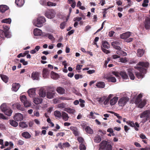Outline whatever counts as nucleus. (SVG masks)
<instances>
[{
    "label": "nucleus",
    "mask_w": 150,
    "mask_h": 150,
    "mask_svg": "<svg viewBox=\"0 0 150 150\" xmlns=\"http://www.w3.org/2000/svg\"><path fill=\"white\" fill-rule=\"evenodd\" d=\"M149 64L147 62H140L134 68L137 69L139 72H136V76L139 79H142L145 74L146 73V70L142 67H147L149 66Z\"/></svg>",
    "instance_id": "nucleus-1"
},
{
    "label": "nucleus",
    "mask_w": 150,
    "mask_h": 150,
    "mask_svg": "<svg viewBox=\"0 0 150 150\" xmlns=\"http://www.w3.org/2000/svg\"><path fill=\"white\" fill-rule=\"evenodd\" d=\"M45 21L46 20L44 17L40 16L38 17L37 20H34L33 21V23L35 26L39 28L42 26L43 24Z\"/></svg>",
    "instance_id": "nucleus-2"
},
{
    "label": "nucleus",
    "mask_w": 150,
    "mask_h": 150,
    "mask_svg": "<svg viewBox=\"0 0 150 150\" xmlns=\"http://www.w3.org/2000/svg\"><path fill=\"white\" fill-rule=\"evenodd\" d=\"M113 96V94H110L108 97L104 96L101 98H98V101L100 103L103 102V104L105 105H108L109 104V101Z\"/></svg>",
    "instance_id": "nucleus-3"
},
{
    "label": "nucleus",
    "mask_w": 150,
    "mask_h": 150,
    "mask_svg": "<svg viewBox=\"0 0 150 150\" xmlns=\"http://www.w3.org/2000/svg\"><path fill=\"white\" fill-rule=\"evenodd\" d=\"M150 115V110H146L144 111L140 115V117L143 118V122H145L149 118Z\"/></svg>",
    "instance_id": "nucleus-4"
},
{
    "label": "nucleus",
    "mask_w": 150,
    "mask_h": 150,
    "mask_svg": "<svg viewBox=\"0 0 150 150\" xmlns=\"http://www.w3.org/2000/svg\"><path fill=\"white\" fill-rule=\"evenodd\" d=\"M45 15L47 18L51 19L54 17L55 12L54 10L52 9L48 10L46 12Z\"/></svg>",
    "instance_id": "nucleus-5"
},
{
    "label": "nucleus",
    "mask_w": 150,
    "mask_h": 150,
    "mask_svg": "<svg viewBox=\"0 0 150 150\" xmlns=\"http://www.w3.org/2000/svg\"><path fill=\"white\" fill-rule=\"evenodd\" d=\"M129 99L127 97H124L120 98L118 101V104L120 106H124L129 101Z\"/></svg>",
    "instance_id": "nucleus-6"
},
{
    "label": "nucleus",
    "mask_w": 150,
    "mask_h": 150,
    "mask_svg": "<svg viewBox=\"0 0 150 150\" xmlns=\"http://www.w3.org/2000/svg\"><path fill=\"white\" fill-rule=\"evenodd\" d=\"M121 43L120 41H115L112 42L111 45L116 50H121Z\"/></svg>",
    "instance_id": "nucleus-7"
},
{
    "label": "nucleus",
    "mask_w": 150,
    "mask_h": 150,
    "mask_svg": "<svg viewBox=\"0 0 150 150\" xmlns=\"http://www.w3.org/2000/svg\"><path fill=\"white\" fill-rule=\"evenodd\" d=\"M11 36V33L9 32H6L0 29V37L2 38L6 37L8 38H10Z\"/></svg>",
    "instance_id": "nucleus-8"
},
{
    "label": "nucleus",
    "mask_w": 150,
    "mask_h": 150,
    "mask_svg": "<svg viewBox=\"0 0 150 150\" xmlns=\"http://www.w3.org/2000/svg\"><path fill=\"white\" fill-rule=\"evenodd\" d=\"M135 103L138 105V107L140 108H142L146 104V101L145 100H138L136 99Z\"/></svg>",
    "instance_id": "nucleus-9"
},
{
    "label": "nucleus",
    "mask_w": 150,
    "mask_h": 150,
    "mask_svg": "<svg viewBox=\"0 0 150 150\" xmlns=\"http://www.w3.org/2000/svg\"><path fill=\"white\" fill-rule=\"evenodd\" d=\"M55 96V93L53 89H50L47 92L46 97L48 98H52Z\"/></svg>",
    "instance_id": "nucleus-10"
},
{
    "label": "nucleus",
    "mask_w": 150,
    "mask_h": 150,
    "mask_svg": "<svg viewBox=\"0 0 150 150\" xmlns=\"http://www.w3.org/2000/svg\"><path fill=\"white\" fill-rule=\"evenodd\" d=\"M23 115L20 113H17L15 115L14 119L16 121H21L23 119Z\"/></svg>",
    "instance_id": "nucleus-11"
},
{
    "label": "nucleus",
    "mask_w": 150,
    "mask_h": 150,
    "mask_svg": "<svg viewBox=\"0 0 150 150\" xmlns=\"http://www.w3.org/2000/svg\"><path fill=\"white\" fill-rule=\"evenodd\" d=\"M131 35V33L130 32H127L123 33L120 35V38L122 39L126 40L129 38Z\"/></svg>",
    "instance_id": "nucleus-12"
},
{
    "label": "nucleus",
    "mask_w": 150,
    "mask_h": 150,
    "mask_svg": "<svg viewBox=\"0 0 150 150\" xmlns=\"http://www.w3.org/2000/svg\"><path fill=\"white\" fill-rule=\"evenodd\" d=\"M36 89V88H31L29 89L28 91V95L30 97H33L35 96Z\"/></svg>",
    "instance_id": "nucleus-13"
},
{
    "label": "nucleus",
    "mask_w": 150,
    "mask_h": 150,
    "mask_svg": "<svg viewBox=\"0 0 150 150\" xmlns=\"http://www.w3.org/2000/svg\"><path fill=\"white\" fill-rule=\"evenodd\" d=\"M107 142L106 141H103L100 143V146L99 150H105Z\"/></svg>",
    "instance_id": "nucleus-14"
},
{
    "label": "nucleus",
    "mask_w": 150,
    "mask_h": 150,
    "mask_svg": "<svg viewBox=\"0 0 150 150\" xmlns=\"http://www.w3.org/2000/svg\"><path fill=\"white\" fill-rule=\"evenodd\" d=\"M50 71L47 69L44 68L43 69L42 74L43 77L44 78H46L49 76Z\"/></svg>",
    "instance_id": "nucleus-15"
},
{
    "label": "nucleus",
    "mask_w": 150,
    "mask_h": 150,
    "mask_svg": "<svg viewBox=\"0 0 150 150\" xmlns=\"http://www.w3.org/2000/svg\"><path fill=\"white\" fill-rule=\"evenodd\" d=\"M39 73L38 72H33L31 75V78L33 80H38L39 79Z\"/></svg>",
    "instance_id": "nucleus-16"
},
{
    "label": "nucleus",
    "mask_w": 150,
    "mask_h": 150,
    "mask_svg": "<svg viewBox=\"0 0 150 150\" xmlns=\"http://www.w3.org/2000/svg\"><path fill=\"white\" fill-rule=\"evenodd\" d=\"M144 26L146 29H148L150 28V18L147 17L145 20Z\"/></svg>",
    "instance_id": "nucleus-17"
},
{
    "label": "nucleus",
    "mask_w": 150,
    "mask_h": 150,
    "mask_svg": "<svg viewBox=\"0 0 150 150\" xmlns=\"http://www.w3.org/2000/svg\"><path fill=\"white\" fill-rule=\"evenodd\" d=\"M20 86V85L19 83H14L12 84V91L16 92L18 90Z\"/></svg>",
    "instance_id": "nucleus-18"
},
{
    "label": "nucleus",
    "mask_w": 150,
    "mask_h": 150,
    "mask_svg": "<svg viewBox=\"0 0 150 150\" xmlns=\"http://www.w3.org/2000/svg\"><path fill=\"white\" fill-rule=\"evenodd\" d=\"M70 129L73 132V133L75 136L79 135V132L78 129L76 127L71 126L70 127Z\"/></svg>",
    "instance_id": "nucleus-19"
},
{
    "label": "nucleus",
    "mask_w": 150,
    "mask_h": 150,
    "mask_svg": "<svg viewBox=\"0 0 150 150\" xmlns=\"http://www.w3.org/2000/svg\"><path fill=\"white\" fill-rule=\"evenodd\" d=\"M46 91L44 88H41L40 89L39 94L40 97H45L46 95Z\"/></svg>",
    "instance_id": "nucleus-20"
},
{
    "label": "nucleus",
    "mask_w": 150,
    "mask_h": 150,
    "mask_svg": "<svg viewBox=\"0 0 150 150\" xmlns=\"http://www.w3.org/2000/svg\"><path fill=\"white\" fill-rule=\"evenodd\" d=\"M132 70L133 69L132 68H129L127 69V72L130 79L132 80H134L135 76L132 73Z\"/></svg>",
    "instance_id": "nucleus-21"
},
{
    "label": "nucleus",
    "mask_w": 150,
    "mask_h": 150,
    "mask_svg": "<svg viewBox=\"0 0 150 150\" xmlns=\"http://www.w3.org/2000/svg\"><path fill=\"white\" fill-rule=\"evenodd\" d=\"M33 33L35 36H40L41 35L42 33V31L40 29L38 28H36L34 30Z\"/></svg>",
    "instance_id": "nucleus-22"
},
{
    "label": "nucleus",
    "mask_w": 150,
    "mask_h": 150,
    "mask_svg": "<svg viewBox=\"0 0 150 150\" xmlns=\"http://www.w3.org/2000/svg\"><path fill=\"white\" fill-rule=\"evenodd\" d=\"M118 100V98L116 97H114L110 100V103L111 105H115L117 102Z\"/></svg>",
    "instance_id": "nucleus-23"
},
{
    "label": "nucleus",
    "mask_w": 150,
    "mask_h": 150,
    "mask_svg": "<svg viewBox=\"0 0 150 150\" xmlns=\"http://www.w3.org/2000/svg\"><path fill=\"white\" fill-rule=\"evenodd\" d=\"M61 116L63 120L65 121L68 120L69 117L68 115L64 112H62Z\"/></svg>",
    "instance_id": "nucleus-24"
},
{
    "label": "nucleus",
    "mask_w": 150,
    "mask_h": 150,
    "mask_svg": "<svg viewBox=\"0 0 150 150\" xmlns=\"http://www.w3.org/2000/svg\"><path fill=\"white\" fill-rule=\"evenodd\" d=\"M106 79L108 80L109 82H115L116 80L115 78L112 76H108L105 77Z\"/></svg>",
    "instance_id": "nucleus-25"
},
{
    "label": "nucleus",
    "mask_w": 150,
    "mask_h": 150,
    "mask_svg": "<svg viewBox=\"0 0 150 150\" xmlns=\"http://www.w3.org/2000/svg\"><path fill=\"white\" fill-rule=\"evenodd\" d=\"M42 101V99L39 97L35 98L33 99V102L36 104H40Z\"/></svg>",
    "instance_id": "nucleus-26"
},
{
    "label": "nucleus",
    "mask_w": 150,
    "mask_h": 150,
    "mask_svg": "<svg viewBox=\"0 0 150 150\" xmlns=\"http://www.w3.org/2000/svg\"><path fill=\"white\" fill-rule=\"evenodd\" d=\"M64 110L69 113L72 114L76 112L74 109L68 107L65 108Z\"/></svg>",
    "instance_id": "nucleus-27"
},
{
    "label": "nucleus",
    "mask_w": 150,
    "mask_h": 150,
    "mask_svg": "<svg viewBox=\"0 0 150 150\" xmlns=\"http://www.w3.org/2000/svg\"><path fill=\"white\" fill-rule=\"evenodd\" d=\"M8 9V7L6 5H2L0 6V11L1 12H5Z\"/></svg>",
    "instance_id": "nucleus-28"
},
{
    "label": "nucleus",
    "mask_w": 150,
    "mask_h": 150,
    "mask_svg": "<svg viewBox=\"0 0 150 150\" xmlns=\"http://www.w3.org/2000/svg\"><path fill=\"white\" fill-rule=\"evenodd\" d=\"M22 136L25 139H29L31 137V135L27 132H25L22 133Z\"/></svg>",
    "instance_id": "nucleus-29"
},
{
    "label": "nucleus",
    "mask_w": 150,
    "mask_h": 150,
    "mask_svg": "<svg viewBox=\"0 0 150 150\" xmlns=\"http://www.w3.org/2000/svg\"><path fill=\"white\" fill-rule=\"evenodd\" d=\"M144 53V51L142 49H138L137 51V56L139 57H142Z\"/></svg>",
    "instance_id": "nucleus-30"
},
{
    "label": "nucleus",
    "mask_w": 150,
    "mask_h": 150,
    "mask_svg": "<svg viewBox=\"0 0 150 150\" xmlns=\"http://www.w3.org/2000/svg\"><path fill=\"white\" fill-rule=\"evenodd\" d=\"M15 3L18 6H22L24 3V0H16Z\"/></svg>",
    "instance_id": "nucleus-31"
},
{
    "label": "nucleus",
    "mask_w": 150,
    "mask_h": 150,
    "mask_svg": "<svg viewBox=\"0 0 150 150\" xmlns=\"http://www.w3.org/2000/svg\"><path fill=\"white\" fill-rule=\"evenodd\" d=\"M57 92L61 94H63L65 93V89L61 87H58L57 88L56 90Z\"/></svg>",
    "instance_id": "nucleus-32"
},
{
    "label": "nucleus",
    "mask_w": 150,
    "mask_h": 150,
    "mask_svg": "<svg viewBox=\"0 0 150 150\" xmlns=\"http://www.w3.org/2000/svg\"><path fill=\"white\" fill-rule=\"evenodd\" d=\"M118 50L116 51V53L118 55L123 56H126L127 55V53L121 50Z\"/></svg>",
    "instance_id": "nucleus-33"
},
{
    "label": "nucleus",
    "mask_w": 150,
    "mask_h": 150,
    "mask_svg": "<svg viewBox=\"0 0 150 150\" xmlns=\"http://www.w3.org/2000/svg\"><path fill=\"white\" fill-rule=\"evenodd\" d=\"M10 124L14 127H16L18 125V123L16 121L13 120H10L9 121Z\"/></svg>",
    "instance_id": "nucleus-34"
},
{
    "label": "nucleus",
    "mask_w": 150,
    "mask_h": 150,
    "mask_svg": "<svg viewBox=\"0 0 150 150\" xmlns=\"http://www.w3.org/2000/svg\"><path fill=\"white\" fill-rule=\"evenodd\" d=\"M96 86L99 88H103L105 86V84L104 82L100 81L96 84Z\"/></svg>",
    "instance_id": "nucleus-35"
},
{
    "label": "nucleus",
    "mask_w": 150,
    "mask_h": 150,
    "mask_svg": "<svg viewBox=\"0 0 150 150\" xmlns=\"http://www.w3.org/2000/svg\"><path fill=\"white\" fill-rule=\"evenodd\" d=\"M120 75L123 79H127L128 78V76L125 71H121L120 73Z\"/></svg>",
    "instance_id": "nucleus-36"
},
{
    "label": "nucleus",
    "mask_w": 150,
    "mask_h": 150,
    "mask_svg": "<svg viewBox=\"0 0 150 150\" xmlns=\"http://www.w3.org/2000/svg\"><path fill=\"white\" fill-rule=\"evenodd\" d=\"M4 112L6 115L10 116L11 115L12 111L10 108H8V109H6Z\"/></svg>",
    "instance_id": "nucleus-37"
},
{
    "label": "nucleus",
    "mask_w": 150,
    "mask_h": 150,
    "mask_svg": "<svg viewBox=\"0 0 150 150\" xmlns=\"http://www.w3.org/2000/svg\"><path fill=\"white\" fill-rule=\"evenodd\" d=\"M85 130L88 134H92L93 133V130L89 126H87L85 129Z\"/></svg>",
    "instance_id": "nucleus-38"
},
{
    "label": "nucleus",
    "mask_w": 150,
    "mask_h": 150,
    "mask_svg": "<svg viewBox=\"0 0 150 150\" xmlns=\"http://www.w3.org/2000/svg\"><path fill=\"white\" fill-rule=\"evenodd\" d=\"M58 77V75L57 73L52 71L51 73V77L53 79H57Z\"/></svg>",
    "instance_id": "nucleus-39"
},
{
    "label": "nucleus",
    "mask_w": 150,
    "mask_h": 150,
    "mask_svg": "<svg viewBox=\"0 0 150 150\" xmlns=\"http://www.w3.org/2000/svg\"><path fill=\"white\" fill-rule=\"evenodd\" d=\"M102 43L103 47L105 48L108 49L110 48V45L107 41H103Z\"/></svg>",
    "instance_id": "nucleus-40"
},
{
    "label": "nucleus",
    "mask_w": 150,
    "mask_h": 150,
    "mask_svg": "<svg viewBox=\"0 0 150 150\" xmlns=\"http://www.w3.org/2000/svg\"><path fill=\"white\" fill-rule=\"evenodd\" d=\"M1 109V111L4 112L6 109H8V108H7L6 106V104L5 103L2 104L0 106Z\"/></svg>",
    "instance_id": "nucleus-41"
},
{
    "label": "nucleus",
    "mask_w": 150,
    "mask_h": 150,
    "mask_svg": "<svg viewBox=\"0 0 150 150\" xmlns=\"http://www.w3.org/2000/svg\"><path fill=\"white\" fill-rule=\"evenodd\" d=\"M1 77L2 80L5 83H7L8 80V78L6 75H1Z\"/></svg>",
    "instance_id": "nucleus-42"
},
{
    "label": "nucleus",
    "mask_w": 150,
    "mask_h": 150,
    "mask_svg": "<svg viewBox=\"0 0 150 150\" xmlns=\"http://www.w3.org/2000/svg\"><path fill=\"white\" fill-rule=\"evenodd\" d=\"M11 21V18H8L4 19L2 20L1 22L2 23H6L8 24H10Z\"/></svg>",
    "instance_id": "nucleus-43"
},
{
    "label": "nucleus",
    "mask_w": 150,
    "mask_h": 150,
    "mask_svg": "<svg viewBox=\"0 0 150 150\" xmlns=\"http://www.w3.org/2000/svg\"><path fill=\"white\" fill-rule=\"evenodd\" d=\"M94 140L95 142L98 143L101 141V139L100 136L97 135L95 137Z\"/></svg>",
    "instance_id": "nucleus-44"
},
{
    "label": "nucleus",
    "mask_w": 150,
    "mask_h": 150,
    "mask_svg": "<svg viewBox=\"0 0 150 150\" xmlns=\"http://www.w3.org/2000/svg\"><path fill=\"white\" fill-rule=\"evenodd\" d=\"M54 116L60 118L61 117L62 113L59 110H56L54 112Z\"/></svg>",
    "instance_id": "nucleus-45"
},
{
    "label": "nucleus",
    "mask_w": 150,
    "mask_h": 150,
    "mask_svg": "<svg viewBox=\"0 0 150 150\" xmlns=\"http://www.w3.org/2000/svg\"><path fill=\"white\" fill-rule=\"evenodd\" d=\"M95 114H96V113L91 112H90V114L88 115V117L90 119H95L96 118V117L95 116Z\"/></svg>",
    "instance_id": "nucleus-46"
},
{
    "label": "nucleus",
    "mask_w": 150,
    "mask_h": 150,
    "mask_svg": "<svg viewBox=\"0 0 150 150\" xmlns=\"http://www.w3.org/2000/svg\"><path fill=\"white\" fill-rule=\"evenodd\" d=\"M19 125L21 127L23 128L27 127H28V125L24 122H20L19 123Z\"/></svg>",
    "instance_id": "nucleus-47"
},
{
    "label": "nucleus",
    "mask_w": 150,
    "mask_h": 150,
    "mask_svg": "<svg viewBox=\"0 0 150 150\" xmlns=\"http://www.w3.org/2000/svg\"><path fill=\"white\" fill-rule=\"evenodd\" d=\"M20 99L22 102L24 103L27 100L26 96L25 95H22L20 96Z\"/></svg>",
    "instance_id": "nucleus-48"
},
{
    "label": "nucleus",
    "mask_w": 150,
    "mask_h": 150,
    "mask_svg": "<svg viewBox=\"0 0 150 150\" xmlns=\"http://www.w3.org/2000/svg\"><path fill=\"white\" fill-rule=\"evenodd\" d=\"M66 105L64 103H62L59 104L57 105V108L60 109H62L63 108H65Z\"/></svg>",
    "instance_id": "nucleus-49"
},
{
    "label": "nucleus",
    "mask_w": 150,
    "mask_h": 150,
    "mask_svg": "<svg viewBox=\"0 0 150 150\" xmlns=\"http://www.w3.org/2000/svg\"><path fill=\"white\" fill-rule=\"evenodd\" d=\"M23 103L25 107H30L31 105L30 102L28 100H27Z\"/></svg>",
    "instance_id": "nucleus-50"
},
{
    "label": "nucleus",
    "mask_w": 150,
    "mask_h": 150,
    "mask_svg": "<svg viewBox=\"0 0 150 150\" xmlns=\"http://www.w3.org/2000/svg\"><path fill=\"white\" fill-rule=\"evenodd\" d=\"M47 5L48 6L51 7L52 6H55L56 5V4L55 3L52 2L50 1H48L47 2Z\"/></svg>",
    "instance_id": "nucleus-51"
},
{
    "label": "nucleus",
    "mask_w": 150,
    "mask_h": 150,
    "mask_svg": "<svg viewBox=\"0 0 150 150\" xmlns=\"http://www.w3.org/2000/svg\"><path fill=\"white\" fill-rule=\"evenodd\" d=\"M47 0H40V3L41 4L44 6L47 5Z\"/></svg>",
    "instance_id": "nucleus-52"
},
{
    "label": "nucleus",
    "mask_w": 150,
    "mask_h": 150,
    "mask_svg": "<svg viewBox=\"0 0 150 150\" xmlns=\"http://www.w3.org/2000/svg\"><path fill=\"white\" fill-rule=\"evenodd\" d=\"M0 129L1 130L6 129V127L4 124L2 123H0Z\"/></svg>",
    "instance_id": "nucleus-53"
},
{
    "label": "nucleus",
    "mask_w": 150,
    "mask_h": 150,
    "mask_svg": "<svg viewBox=\"0 0 150 150\" xmlns=\"http://www.w3.org/2000/svg\"><path fill=\"white\" fill-rule=\"evenodd\" d=\"M149 2L148 0H144L142 6L143 7H146L148 5V3Z\"/></svg>",
    "instance_id": "nucleus-54"
},
{
    "label": "nucleus",
    "mask_w": 150,
    "mask_h": 150,
    "mask_svg": "<svg viewBox=\"0 0 150 150\" xmlns=\"http://www.w3.org/2000/svg\"><path fill=\"white\" fill-rule=\"evenodd\" d=\"M79 149L80 150H85L86 147L85 146L82 144H81L79 146Z\"/></svg>",
    "instance_id": "nucleus-55"
},
{
    "label": "nucleus",
    "mask_w": 150,
    "mask_h": 150,
    "mask_svg": "<svg viewBox=\"0 0 150 150\" xmlns=\"http://www.w3.org/2000/svg\"><path fill=\"white\" fill-rule=\"evenodd\" d=\"M126 58H120L119 60V62H122L123 63H125L127 62Z\"/></svg>",
    "instance_id": "nucleus-56"
},
{
    "label": "nucleus",
    "mask_w": 150,
    "mask_h": 150,
    "mask_svg": "<svg viewBox=\"0 0 150 150\" xmlns=\"http://www.w3.org/2000/svg\"><path fill=\"white\" fill-rule=\"evenodd\" d=\"M20 62L22 63L24 65H26L28 64V62H27L25 61V60L23 59H21Z\"/></svg>",
    "instance_id": "nucleus-57"
},
{
    "label": "nucleus",
    "mask_w": 150,
    "mask_h": 150,
    "mask_svg": "<svg viewBox=\"0 0 150 150\" xmlns=\"http://www.w3.org/2000/svg\"><path fill=\"white\" fill-rule=\"evenodd\" d=\"M0 119H1L5 120H8V117H6L3 114L1 113H0Z\"/></svg>",
    "instance_id": "nucleus-58"
},
{
    "label": "nucleus",
    "mask_w": 150,
    "mask_h": 150,
    "mask_svg": "<svg viewBox=\"0 0 150 150\" xmlns=\"http://www.w3.org/2000/svg\"><path fill=\"white\" fill-rule=\"evenodd\" d=\"M82 18L81 17H76L75 18H74V21H76V22H79L80 21H81L82 20Z\"/></svg>",
    "instance_id": "nucleus-59"
},
{
    "label": "nucleus",
    "mask_w": 150,
    "mask_h": 150,
    "mask_svg": "<svg viewBox=\"0 0 150 150\" xmlns=\"http://www.w3.org/2000/svg\"><path fill=\"white\" fill-rule=\"evenodd\" d=\"M77 140L79 142L81 143V144H82L84 142V139L81 137H78L77 138Z\"/></svg>",
    "instance_id": "nucleus-60"
},
{
    "label": "nucleus",
    "mask_w": 150,
    "mask_h": 150,
    "mask_svg": "<svg viewBox=\"0 0 150 150\" xmlns=\"http://www.w3.org/2000/svg\"><path fill=\"white\" fill-rule=\"evenodd\" d=\"M3 28L4 30V32H9L8 31L9 29V28L6 25H4L3 26Z\"/></svg>",
    "instance_id": "nucleus-61"
},
{
    "label": "nucleus",
    "mask_w": 150,
    "mask_h": 150,
    "mask_svg": "<svg viewBox=\"0 0 150 150\" xmlns=\"http://www.w3.org/2000/svg\"><path fill=\"white\" fill-rule=\"evenodd\" d=\"M63 148L65 147H69L70 146V145L69 144V143H68L67 142H66L65 143H63Z\"/></svg>",
    "instance_id": "nucleus-62"
},
{
    "label": "nucleus",
    "mask_w": 150,
    "mask_h": 150,
    "mask_svg": "<svg viewBox=\"0 0 150 150\" xmlns=\"http://www.w3.org/2000/svg\"><path fill=\"white\" fill-rule=\"evenodd\" d=\"M114 33H115V32L114 31H110L109 32L108 35L110 37H112L113 36L114 34Z\"/></svg>",
    "instance_id": "nucleus-63"
},
{
    "label": "nucleus",
    "mask_w": 150,
    "mask_h": 150,
    "mask_svg": "<svg viewBox=\"0 0 150 150\" xmlns=\"http://www.w3.org/2000/svg\"><path fill=\"white\" fill-rule=\"evenodd\" d=\"M65 134L63 132H60L58 133H57L56 134V136L59 137V136L63 137L64 135Z\"/></svg>",
    "instance_id": "nucleus-64"
}]
</instances>
